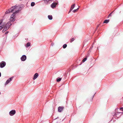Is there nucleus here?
I'll return each mask as SVG.
<instances>
[{
  "label": "nucleus",
  "mask_w": 123,
  "mask_h": 123,
  "mask_svg": "<svg viewBox=\"0 0 123 123\" xmlns=\"http://www.w3.org/2000/svg\"><path fill=\"white\" fill-rule=\"evenodd\" d=\"M20 7L19 6H12L10 8L11 12H13V13H18L20 9Z\"/></svg>",
  "instance_id": "f257e3e1"
},
{
  "label": "nucleus",
  "mask_w": 123,
  "mask_h": 123,
  "mask_svg": "<svg viewBox=\"0 0 123 123\" xmlns=\"http://www.w3.org/2000/svg\"><path fill=\"white\" fill-rule=\"evenodd\" d=\"M12 24L9 21L8 22H7L6 25L3 31V32H4L5 31L7 30L9 28V27Z\"/></svg>",
  "instance_id": "f03ea898"
},
{
  "label": "nucleus",
  "mask_w": 123,
  "mask_h": 123,
  "mask_svg": "<svg viewBox=\"0 0 123 123\" xmlns=\"http://www.w3.org/2000/svg\"><path fill=\"white\" fill-rule=\"evenodd\" d=\"M15 14H14V13H13L11 15L10 19V20L11 22H13L14 21L15 18Z\"/></svg>",
  "instance_id": "7ed1b4c3"
},
{
  "label": "nucleus",
  "mask_w": 123,
  "mask_h": 123,
  "mask_svg": "<svg viewBox=\"0 0 123 123\" xmlns=\"http://www.w3.org/2000/svg\"><path fill=\"white\" fill-rule=\"evenodd\" d=\"M5 24L2 22V21H0V31L5 26Z\"/></svg>",
  "instance_id": "20e7f679"
},
{
  "label": "nucleus",
  "mask_w": 123,
  "mask_h": 123,
  "mask_svg": "<svg viewBox=\"0 0 123 123\" xmlns=\"http://www.w3.org/2000/svg\"><path fill=\"white\" fill-rule=\"evenodd\" d=\"M6 65V62H4L2 61L0 63V67L1 68H3Z\"/></svg>",
  "instance_id": "39448f33"
},
{
  "label": "nucleus",
  "mask_w": 123,
  "mask_h": 123,
  "mask_svg": "<svg viewBox=\"0 0 123 123\" xmlns=\"http://www.w3.org/2000/svg\"><path fill=\"white\" fill-rule=\"evenodd\" d=\"M15 113V110H12L10 112L9 114L10 116H12L14 115Z\"/></svg>",
  "instance_id": "423d86ee"
},
{
  "label": "nucleus",
  "mask_w": 123,
  "mask_h": 123,
  "mask_svg": "<svg viewBox=\"0 0 123 123\" xmlns=\"http://www.w3.org/2000/svg\"><path fill=\"white\" fill-rule=\"evenodd\" d=\"M13 78V77H12L11 78H9L6 81V82L5 85H6L8 83H9L12 80V79Z\"/></svg>",
  "instance_id": "0eeeda50"
},
{
  "label": "nucleus",
  "mask_w": 123,
  "mask_h": 123,
  "mask_svg": "<svg viewBox=\"0 0 123 123\" xmlns=\"http://www.w3.org/2000/svg\"><path fill=\"white\" fill-rule=\"evenodd\" d=\"M26 59V56L25 55H23L21 57L20 59L22 61H24Z\"/></svg>",
  "instance_id": "6e6552de"
},
{
  "label": "nucleus",
  "mask_w": 123,
  "mask_h": 123,
  "mask_svg": "<svg viewBox=\"0 0 123 123\" xmlns=\"http://www.w3.org/2000/svg\"><path fill=\"white\" fill-rule=\"evenodd\" d=\"M57 4V3H55V2L53 3L51 5V7L53 8H54L55 7L56 5Z\"/></svg>",
  "instance_id": "1a4fd4ad"
},
{
  "label": "nucleus",
  "mask_w": 123,
  "mask_h": 123,
  "mask_svg": "<svg viewBox=\"0 0 123 123\" xmlns=\"http://www.w3.org/2000/svg\"><path fill=\"white\" fill-rule=\"evenodd\" d=\"M38 76V74L37 73H36L34 75L33 79L34 80H35L36 79Z\"/></svg>",
  "instance_id": "9d476101"
},
{
  "label": "nucleus",
  "mask_w": 123,
  "mask_h": 123,
  "mask_svg": "<svg viewBox=\"0 0 123 123\" xmlns=\"http://www.w3.org/2000/svg\"><path fill=\"white\" fill-rule=\"evenodd\" d=\"M63 107H59L58 108V111L59 112H61L63 109Z\"/></svg>",
  "instance_id": "9b49d317"
},
{
  "label": "nucleus",
  "mask_w": 123,
  "mask_h": 123,
  "mask_svg": "<svg viewBox=\"0 0 123 123\" xmlns=\"http://www.w3.org/2000/svg\"><path fill=\"white\" fill-rule=\"evenodd\" d=\"M11 10H10V9L9 10L6 11L5 12V13L6 14H8L10 12H11Z\"/></svg>",
  "instance_id": "f8f14e48"
},
{
  "label": "nucleus",
  "mask_w": 123,
  "mask_h": 123,
  "mask_svg": "<svg viewBox=\"0 0 123 123\" xmlns=\"http://www.w3.org/2000/svg\"><path fill=\"white\" fill-rule=\"evenodd\" d=\"M75 7V4L72 5L70 8V11L72 10Z\"/></svg>",
  "instance_id": "ddd939ff"
},
{
  "label": "nucleus",
  "mask_w": 123,
  "mask_h": 123,
  "mask_svg": "<svg viewBox=\"0 0 123 123\" xmlns=\"http://www.w3.org/2000/svg\"><path fill=\"white\" fill-rule=\"evenodd\" d=\"M48 18L50 20H51L52 19V15H49L48 16Z\"/></svg>",
  "instance_id": "4468645a"
},
{
  "label": "nucleus",
  "mask_w": 123,
  "mask_h": 123,
  "mask_svg": "<svg viewBox=\"0 0 123 123\" xmlns=\"http://www.w3.org/2000/svg\"><path fill=\"white\" fill-rule=\"evenodd\" d=\"M109 20H105L104 21V23H107L109 22Z\"/></svg>",
  "instance_id": "2eb2a0df"
},
{
  "label": "nucleus",
  "mask_w": 123,
  "mask_h": 123,
  "mask_svg": "<svg viewBox=\"0 0 123 123\" xmlns=\"http://www.w3.org/2000/svg\"><path fill=\"white\" fill-rule=\"evenodd\" d=\"M61 80V78H58L56 80L57 82H59Z\"/></svg>",
  "instance_id": "dca6fc26"
},
{
  "label": "nucleus",
  "mask_w": 123,
  "mask_h": 123,
  "mask_svg": "<svg viewBox=\"0 0 123 123\" xmlns=\"http://www.w3.org/2000/svg\"><path fill=\"white\" fill-rule=\"evenodd\" d=\"M30 43H27L26 47H28L30 46Z\"/></svg>",
  "instance_id": "f3484780"
},
{
  "label": "nucleus",
  "mask_w": 123,
  "mask_h": 123,
  "mask_svg": "<svg viewBox=\"0 0 123 123\" xmlns=\"http://www.w3.org/2000/svg\"><path fill=\"white\" fill-rule=\"evenodd\" d=\"M79 9V8H77V9H76L74 10H73V12L74 13L76 12Z\"/></svg>",
  "instance_id": "a211bd4d"
},
{
  "label": "nucleus",
  "mask_w": 123,
  "mask_h": 123,
  "mask_svg": "<svg viewBox=\"0 0 123 123\" xmlns=\"http://www.w3.org/2000/svg\"><path fill=\"white\" fill-rule=\"evenodd\" d=\"M35 5V3L34 2H32L31 3V6H34Z\"/></svg>",
  "instance_id": "6ab92c4d"
},
{
  "label": "nucleus",
  "mask_w": 123,
  "mask_h": 123,
  "mask_svg": "<svg viewBox=\"0 0 123 123\" xmlns=\"http://www.w3.org/2000/svg\"><path fill=\"white\" fill-rule=\"evenodd\" d=\"M67 46V45L66 44H64L63 46V48H65Z\"/></svg>",
  "instance_id": "aec40b11"
},
{
  "label": "nucleus",
  "mask_w": 123,
  "mask_h": 123,
  "mask_svg": "<svg viewBox=\"0 0 123 123\" xmlns=\"http://www.w3.org/2000/svg\"><path fill=\"white\" fill-rule=\"evenodd\" d=\"M74 38H72L70 41V42H72L73 41H74Z\"/></svg>",
  "instance_id": "412c9836"
},
{
  "label": "nucleus",
  "mask_w": 123,
  "mask_h": 123,
  "mask_svg": "<svg viewBox=\"0 0 123 123\" xmlns=\"http://www.w3.org/2000/svg\"><path fill=\"white\" fill-rule=\"evenodd\" d=\"M86 59L87 58H84L83 60V62H85L86 60Z\"/></svg>",
  "instance_id": "4be33fe9"
},
{
  "label": "nucleus",
  "mask_w": 123,
  "mask_h": 123,
  "mask_svg": "<svg viewBox=\"0 0 123 123\" xmlns=\"http://www.w3.org/2000/svg\"><path fill=\"white\" fill-rule=\"evenodd\" d=\"M120 110H121V111H123V108H121L120 109Z\"/></svg>",
  "instance_id": "5701e85b"
},
{
  "label": "nucleus",
  "mask_w": 123,
  "mask_h": 123,
  "mask_svg": "<svg viewBox=\"0 0 123 123\" xmlns=\"http://www.w3.org/2000/svg\"><path fill=\"white\" fill-rule=\"evenodd\" d=\"M111 16V13H110V14L109 15V16Z\"/></svg>",
  "instance_id": "b1692460"
},
{
  "label": "nucleus",
  "mask_w": 123,
  "mask_h": 123,
  "mask_svg": "<svg viewBox=\"0 0 123 123\" xmlns=\"http://www.w3.org/2000/svg\"><path fill=\"white\" fill-rule=\"evenodd\" d=\"M7 33H8V32H6V33H5L6 34Z\"/></svg>",
  "instance_id": "393cba45"
},
{
  "label": "nucleus",
  "mask_w": 123,
  "mask_h": 123,
  "mask_svg": "<svg viewBox=\"0 0 123 123\" xmlns=\"http://www.w3.org/2000/svg\"><path fill=\"white\" fill-rule=\"evenodd\" d=\"M1 76V73H0V77Z\"/></svg>",
  "instance_id": "a878e982"
},
{
  "label": "nucleus",
  "mask_w": 123,
  "mask_h": 123,
  "mask_svg": "<svg viewBox=\"0 0 123 123\" xmlns=\"http://www.w3.org/2000/svg\"><path fill=\"white\" fill-rule=\"evenodd\" d=\"M71 11H70H70H69V12H71Z\"/></svg>",
  "instance_id": "bb28decb"
},
{
  "label": "nucleus",
  "mask_w": 123,
  "mask_h": 123,
  "mask_svg": "<svg viewBox=\"0 0 123 123\" xmlns=\"http://www.w3.org/2000/svg\"><path fill=\"white\" fill-rule=\"evenodd\" d=\"M45 0L47 1V0Z\"/></svg>",
  "instance_id": "cd10ccee"
}]
</instances>
